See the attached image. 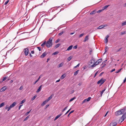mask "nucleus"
<instances>
[{
	"label": "nucleus",
	"instance_id": "obj_36",
	"mask_svg": "<svg viewBox=\"0 0 126 126\" xmlns=\"http://www.w3.org/2000/svg\"><path fill=\"white\" fill-rule=\"evenodd\" d=\"M91 98V97H88L86 99L87 100V101H89L90 100Z\"/></svg>",
	"mask_w": 126,
	"mask_h": 126
},
{
	"label": "nucleus",
	"instance_id": "obj_37",
	"mask_svg": "<svg viewBox=\"0 0 126 126\" xmlns=\"http://www.w3.org/2000/svg\"><path fill=\"white\" fill-rule=\"evenodd\" d=\"M68 107V106H67L66 107H65L62 110V112H63Z\"/></svg>",
	"mask_w": 126,
	"mask_h": 126
},
{
	"label": "nucleus",
	"instance_id": "obj_23",
	"mask_svg": "<svg viewBox=\"0 0 126 126\" xmlns=\"http://www.w3.org/2000/svg\"><path fill=\"white\" fill-rule=\"evenodd\" d=\"M79 71V70H78L75 71L74 73V75L75 76L77 75Z\"/></svg>",
	"mask_w": 126,
	"mask_h": 126
},
{
	"label": "nucleus",
	"instance_id": "obj_47",
	"mask_svg": "<svg viewBox=\"0 0 126 126\" xmlns=\"http://www.w3.org/2000/svg\"><path fill=\"white\" fill-rule=\"evenodd\" d=\"M103 11V9H102L101 10H99L98 11V13H100L101 12Z\"/></svg>",
	"mask_w": 126,
	"mask_h": 126
},
{
	"label": "nucleus",
	"instance_id": "obj_5",
	"mask_svg": "<svg viewBox=\"0 0 126 126\" xmlns=\"http://www.w3.org/2000/svg\"><path fill=\"white\" fill-rule=\"evenodd\" d=\"M95 59L94 58H92V59L90 60L89 61V65H92L93 63V64L94 63H95Z\"/></svg>",
	"mask_w": 126,
	"mask_h": 126
},
{
	"label": "nucleus",
	"instance_id": "obj_56",
	"mask_svg": "<svg viewBox=\"0 0 126 126\" xmlns=\"http://www.w3.org/2000/svg\"><path fill=\"white\" fill-rule=\"evenodd\" d=\"M37 48L39 50V51H40L41 50V48L40 47H37Z\"/></svg>",
	"mask_w": 126,
	"mask_h": 126
},
{
	"label": "nucleus",
	"instance_id": "obj_41",
	"mask_svg": "<svg viewBox=\"0 0 126 126\" xmlns=\"http://www.w3.org/2000/svg\"><path fill=\"white\" fill-rule=\"evenodd\" d=\"M80 64L79 63L78 64V65H77L76 66H74V68H76L77 67H78L79 65Z\"/></svg>",
	"mask_w": 126,
	"mask_h": 126
},
{
	"label": "nucleus",
	"instance_id": "obj_64",
	"mask_svg": "<svg viewBox=\"0 0 126 126\" xmlns=\"http://www.w3.org/2000/svg\"><path fill=\"white\" fill-rule=\"evenodd\" d=\"M102 25L103 26V28H104V27H105V26H107V25Z\"/></svg>",
	"mask_w": 126,
	"mask_h": 126
},
{
	"label": "nucleus",
	"instance_id": "obj_51",
	"mask_svg": "<svg viewBox=\"0 0 126 126\" xmlns=\"http://www.w3.org/2000/svg\"><path fill=\"white\" fill-rule=\"evenodd\" d=\"M60 40L59 39H58V40H56V41H55V42L56 43H58V42Z\"/></svg>",
	"mask_w": 126,
	"mask_h": 126
},
{
	"label": "nucleus",
	"instance_id": "obj_4",
	"mask_svg": "<svg viewBox=\"0 0 126 126\" xmlns=\"http://www.w3.org/2000/svg\"><path fill=\"white\" fill-rule=\"evenodd\" d=\"M106 80V79H103V78H101L100 80L97 82V84H98L100 83V85H101L105 82Z\"/></svg>",
	"mask_w": 126,
	"mask_h": 126
},
{
	"label": "nucleus",
	"instance_id": "obj_10",
	"mask_svg": "<svg viewBox=\"0 0 126 126\" xmlns=\"http://www.w3.org/2000/svg\"><path fill=\"white\" fill-rule=\"evenodd\" d=\"M7 88V87L6 86H5L3 87H2L0 90V91L1 92H3L4 91H5V90Z\"/></svg>",
	"mask_w": 126,
	"mask_h": 126
},
{
	"label": "nucleus",
	"instance_id": "obj_33",
	"mask_svg": "<svg viewBox=\"0 0 126 126\" xmlns=\"http://www.w3.org/2000/svg\"><path fill=\"white\" fill-rule=\"evenodd\" d=\"M60 44H57L55 46V47L56 48L58 47H59V46L60 45Z\"/></svg>",
	"mask_w": 126,
	"mask_h": 126
},
{
	"label": "nucleus",
	"instance_id": "obj_62",
	"mask_svg": "<svg viewBox=\"0 0 126 126\" xmlns=\"http://www.w3.org/2000/svg\"><path fill=\"white\" fill-rule=\"evenodd\" d=\"M49 105H47L46 106V108H47V107L49 106Z\"/></svg>",
	"mask_w": 126,
	"mask_h": 126
},
{
	"label": "nucleus",
	"instance_id": "obj_59",
	"mask_svg": "<svg viewBox=\"0 0 126 126\" xmlns=\"http://www.w3.org/2000/svg\"><path fill=\"white\" fill-rule=\"evenodd\" d=\"M126 33L125 32H121V34H124Z\"/></svg>",
	"mask_w": 126,
	"mask_h": 126
},
{
	"label": "nucleus",
	"instance_id": "obj_49",
	"mask_svg": "<svg viewBox=\"0 0 126 126\" xmlns=\"http://www.w3.org/2000/svg\"><path fill=\"white\" fill-rule=\"evenodd\" d=\"M77 45H76L74 47H73V48L75 49H76L77 48Z\"/></svg>",
	"mask_w": 126,
	"mask_h": 126
},
{
	"label": "nucleus",
	"instance_id": "obj_3",
	"mask_svg": "<svg viewBox=\"0 0 126 126\" xmlns=\"http://www.w3.org/2000/svg\"><path fill=\"white\" fill-rule=\"evenodd\" d=\"M102 61V59H101L98 60L91 65V67H95L96 65L101 63Z\"/></svg>",
	"mask_w": 126,
	"mask_h": 126
},
{
	"label": "nucleus",
	"instance_id": "obj_15",
	"mask_svg": "<svg viewBox=\"0 0 126 126\" xmlns=\"http://www.w3.org/2000/svg\"><path fill=\"white\" fill-rule=\"evenodd\" d=\"M89 36H86L85 37L83 41L84 42H86L89 39Z\"/></svg>",
	"mask_w": 126,
	"mask_h": 126
},
{
	"label": "nucleus",
	"instance_id": "obj_27",
	"mask_svg": "<svg viewBox=\"0 0 126 126\" xmlns=\"http://www.w3.org/2000/svg\"><path fill=\"white\" fill-rule=\"evenodd\" d=\"M103 28V26L102 25H101L99 26V27L97 28V29H101Z\"/></svg>",
	"mask_w": 126,
	"mask_h": 126
},
{
	"label": "nucleus",
	"instance_id": "obj_58",
	"mask_svg": "<svg viewBox=\"0 0 126 126\" xmlns=\"http://www.w3.org/2000/svg\"><path fill=\"white\" fill-rule=\"evenodd\" d=\"M103 73H104L103 72H101V73L99 75V76H101L102 75V74H103Z\"/></svg>",
	"mask_w": 126,
	"mask_h": 126
},
{
	"label": "nucleus",
	"instance_id": "obj_43",
	"mask_svg": "<svg viewBox=\"0 0 126 126\" xmlns=\"http://www.w3.org/2000/svg\"><path fill=\"white\" fill-rule=\"evenodd\" d=\"M121 69H120L118 70L117 71L115 72V73H119V72H120L121 71Z\"/></svg>",
	"mask_w": 126,
	"mask_h": 126
},
{
	"label": "nucleus",
	"instance_id": "obj_29",
	"mask_svg": "<svg viewBox=\"0 0 126 126\" xmlns=\"http://www.w3.org/2000/svg\"><path fill=\"white\" fill-rule=\"evenodd\" d=\"M4 104V102H3L0 104V108H1L2 106H3Z\"/></svg>",
	"mask_w": 126,
	"mask_h": 126
},
{
	"label": "nucleus",
	"instance_id": "obj_16",
	"mask_svg": "<svg viewBox=\"0 0 126 126\" xmlns=\"http://www.w3.org/2000/svg\"><path fill=\"white\" fill-rule=\"evenodd\" d=\"M53 96V94L51 95L47 100H46L48 102V101L50 100L52 98V97Z\"/></svg>",
	"mask_w": 126,
	"mask_h": 126
},
{
	"label": "nucleus",
	"instance_id": "obj_9",
	"mask_svg": "<svg viewBox=\"0 0 126 126\" xmlns=\"http://www.w3.org/2000/svg\"><path fill=\"white\" fill-rule=\"evenodd\" d=\"M117 123L115 122H111L108 126H116L117 125Z\"/></svg>",
	"mask_w": 126,
	"mask_h": 126
},
{
	"label": "nucleus",
	"instance_id": "obj_60",
	"mask_svg": "<svg viewBox=\"0 0 126 126\" xmlns=\"http://www.w3.org/2000/svg\"><path fill=\"white\" fill-rule=\"evenodd\" d=\"M38 81V80H36L33 83V84H36V83Z\"/></svg>",
	"mask_w": 126,
	"mask_h": 126
},
{
	"label": "nucleus",
	"instance_id": "obj_39",
	"mask_svg": "<svg viewBox=\"0 0 126 126\" xmlns=\"http://www.w3.org/2000/svg\"><path fill=\"white\" fill-rule=\"evenodd\" d=\"M36 97V95H35L34 96H33V97L32 98V100H33Z\"/></svg>",
	"mask_w": 126,
	"mask_h": 126
},
{
	"label": "nucleus",
	"instance_id": "obj_32",
	"mask_svg": "<svg viewBox=\"0 0 126 126\" xmlns=\"http://www.w3.org/2000/svg\"><path fill=\"white\" fill-rule=\"evenodd\" d=\"M65 76L64 74L61 77V79H63L65 77Z\"/></svg>",
	"mask_w": 126,
	"mask_h": 126
},
{
	"label": "nucleus",
	"instance_id": "obj_31",
	"mask_svg": "<svg viewBox=\"0 0 126 126\" xmlns=\"http://www.w3.org/2000/svg\"><path fill=\"white\" fill-rule=\"evenodd\" d=\"M75 99V97H74L72 98H71L69 101V102H71L73 101V100Z\"/></svg>",
	"mask_w": 126,
	"mask_h": 126
},
{
	"label": "nucleus",
	"instance_id": "obj_26",
	"mask_svg": "<svg viewBox=\"0 0 126 126\" xmlns=\"http://www.w3.org/2000/svg\"><path fill=\"white\" fill-rule=\"evenodd\" d=\"M9 108V107H8V106L7 105H6V106L5 108V109L6 110H7V111H9L10 110H8V109Z\"/></svg>",
	"mask_w": 126,
	"mask_h": 126
},
{
	"label": "nucleus",
	"instance_id": "obj_55",
	"mask_svg": "<svg viewBox=\"0 0 126 126\" xmlns=\"http://www.w3.org/2000/svg\"><path fill=\"white\" fill-rule=\"evenodd\" d=\"M23 105H21L19 106V107L18 110H20V108H21V106Z\"/></svg>",
	"mask_w": 126,
	"mask_h": 126
},
{
	"label": "nucleus",
	"instance_id": "obj_25",
	"mask_svg": "<svg viewBox=\"0 0 126 126\" xmlns=\"http://www.w3.org/2000/svg\"><path fill=\"white\" fill-rule=\"evenodd\" d=\"M46 45V41H44V43L41 45L42 47H44L45 45Z\"/></svg>",
	"mask_w": 126,
	"mask_h": 126
},
{
	"label": "nucleus",
	"instance_id": "obj_30",
	"mask_svg": "<svg viewBox=\"0 0 126 126\" xmlns=\"http://www.w3.org/2000/svg\"><path fill=\"white\" fill-rule=\"evenodd\" d=\"M95 13V10L93 11L92 12H91L90 13V14L91 15H92L94 14Z\"/></svg>",
	"mask_w": 126,
	"mask_h": 126
},
{
	"label": "nucleus",
	"instance_id": "obj_22",
	"mask_svg": "<svg viewBox=\"0 0 126 126\" xmlns=\"http://www.w3.org/2000/svg\"><path fill=\"white\" fill-rule=\"evenodd\" d=\"M106 90V88H105L104 90H103L101 92L100 94H101V96H102V94H103V93Z\"/></svg>",
	"mask_w": 126,
	"mask_h": 126
},
{
	"label": "nucleus",
	"instance_id": "obj_1",
	"mask_svg": "<svg viewBox=\"0 0 126 126\" xmlns=\"http://www.w3.org/2000/svg\"><path fill=\"white\" fill-rule=\"evenodd\" d=\"M53 40V38H50L46 42V46L47 47H50L52 46V41Z\"/></svg>",
	"mask_w": 126,
	"mask_h": 126
},
{
	"label": "nucleus",
	"instance_id": "obj_18",
	"mask_svg": "<svg viewBox=\"0 0 126 126\" xmlns=\"http://www.w3.org/2000/svg\"><path fill=\"white\" fill-rule=\"evenodd\" d=\"M47 102V101L46 100L45 101H44L42 104H41V105L42 106H44V105L46 104V103Z\"/></svg>",
	"mask_w": 126,
	"mask_h": 126
},
{
	"label": "nucleus",
	"instance_id": "obj_38",
	"mask_svg": "<svg viewBox=\"0 0 126 126\" xmlns=\"http://www.w3.org/2000/svg\"><path fill=\"white\" fill-rule=\"evenodd\" d=\"M71 109H69L68 111H67V112L64 114V115H65L67 114L69 112Z\"/></svg>",
	"mask_w": 126,
	"mask_h": 126
},
{
	"label": "nucleus",
	"instance_id": "obj_6",
	"mask_svg": "<svg viewBox=\"0 0 126 126\" xmlns=\"http://www.w3.org/2000/svg\"><path fill=\"white\" fill-rule=\"evenodd\" d=\"M126 113L123 114L122 116L119 120V122H120L121 120H122V121H121V122H122L124 120L125 117H126Z\"/></svg>",
	"mask_w": 126,
	"mask_h": 126
},
{
	"label": "nucleus",
	"instance_id": "obj_14",
	"mask_svg": "<svg viewBox=\"0 0 126 126\" xmlns=\"http://www.w3.org/2000/svg\"><path fill=\"white\" fill-rule=\"evenodd\" d=\"M46 55V52H44L42 54L41 56V58H44Z\"/></svg>",
	"mask_w": 126,
	"mask_h": 126
},
{
	"label": "nucleus",
	"instance_id": "obj_45",
	"mask_svg": "<svg viewBox=\"0 0 126 126\" xmlns=\"http://www.w3.org/2000/svg\"><path fill=\"white\" fill-rule=\"evenodd\" d=\"M108 47L107 46V47H105V52H106V51H107L106 49H108Z\"/></svg>",
	"mask_w": 126,
	"mask_h": 126
},
{
	"label": "nucleus",
	"instance_id": "obj_12",
	"mask_svg": "<svg viewBox=\"0 0 126 126\" xmlns=\"http://www.w3.org/2000/svg\"><path fill=\"white\" fill-rule=\"evenodd\" d=\"M62 115V113H61L60 114L57 115L55 118L54 119V120L55 121L59 118Z\"/></svg>",
	"mask_w": 126,
	"mask_h": 126
},
{
	"label": "nucleus",
	"instance_id": "obj_50",
	"mask_svg": "<svg viewBox=\"0 0 126 126\" xmlns=\"http://www.w3.org/2000/svg\"><path fill=\"white\" fill-rule=\"evenodd\" d=\"M98 71H97V72H96V73H95V74L94 75V78H95L96 77V75L98 73Z\"/></svg>",
	"mask_w": 126,
	"mask_h": 126
},
{
	"label": "nucleus",
	"instance_id": "obj_52",
	"mask_svg": "<svg viewBox=\"0 0 126 126\" xmlns=\"http://www.w3.org/2000/svg\"><path fill=\"white\" fill-rule=\"evenodd\" d=\"M23 86H21L20 88L19 89L20 90H21L23 89Z\"/></svg>",
	"mask_w": 126,
	"mask_h": 126
},
{
	"label": "nucleus",
	"instance_id": "obj_11",
	"mask_svg": "<svg viewBox=\"0 0 126 126\" xmlns=\"http://www.w3.org/2000/svg\"><path fill=\"white\" fill-rule=\"evenodd\" d=\"M109 36L107 35L106 37L105 38V43H107L108 42V38H109Z\"/></svg>",
	"mask_w": 126,
	"mask_h": 126
},
{
	"label": "nucleus",
	"instance_id": "obj_44",
	"mask_svg": "<svg viewBox=\"0 0 126 126\" xmlns=\"http://www.w3.org/2000/svg\"><path fill=\"white\" fill-rule=\"evenodd\" d=\"M84 34L83 33L79 35V37H82L84 35Z\"/></svg>",
	"mask_w": 126,
	"mask_h": 126
},
{
	"label": "nucleus",
	"instance_id": "obj_34",
	"mask_svg": "<svg viewBox=\"0 0 126 126\" xmlns=\"http://www.w3.org/2000/svg\"><path fill=\"white\" fill-rule=\"evenodd\" d=\"M122 26H123L124 25H126V21H125V22H123L122 24Z\"/></svg>",
	"mask_w": 126,
	"mask_h": 126
},
{
	"label": "nucleus",
	"instance_id": "obj_35",
	"mask_svg": "<svg viewBox=\"0 0 126 126\" xmlns=\"http://www.w3.org/2000/svg\"><path fill=\"white\" fill-rule=\"evenodd\" d=\"M72 57L71 56H70L67 59L68 60V61H69L71 60L72 59Z\"/></svg>",
	"mask_w": 126,
	"mask_h": 126
},
{
	"label": "nucleus",
	"instance_id": "obj_13",
	"mask_svg": "<svg viewBox=\"0 0 126 126\" xmlns=\"http://www.w3.org/2000/svg\"><path fill=\"white\" fill-rule=\"evenodd\" d=\"M42 86V85H40L38 88L36 92L37 93H38L39 91H40L41 89V87Z\"/></svg>",
	"mask_w": 126,
	"mask_h": 126
},
{
	"label": "nucleus",
	"instance_id": "obj_28",
	"mask_svg": "<svg viewBox=\"0 0 126 126\" xmlns=\"http://www.w3.org/2000/svg\"><path fill=\"white\" fill-rule=\"evenodd\" d=\"M26 100L25 99H24L23 100H22L20 103V104H22L23 103H24L25 101Z\"/></svg>",
	"mask_w": 126,
	"mask_h": 126
},
{
	"label": "nucleus",
	"instance_id": "obj_42",
	"mask_svg": "<svg viewBox=\"0 0 126 126\" xmlns=\"http://www.w3.org/2000/svg\"><path fill=\"white\" fill-rule=\"evenodd\" d=\"M87 101V100L86 99H85L83 101L82 103H83L85 102H86Z\"/></svg>",
	"mask_w": 126,
	"mask_h": 126
},
{
	"label": "nucleus",
	"instance_id": "obj_19",
	"mask_svg": "<svg viewBox=\"0 0 126 126\" xmlns=\"http://www.w3.org/2000/svg\"><path fill=\"white\" fill-rule=\"evenodd\" d=\"M63 64V63H62L58 65V67L59 68L61 67L62 66Z\"/></svg>",
	"mask_w": 126,
	"mask_h": 126
},
{
	"label": "nucleus",
	"instance_id": "obj_8",
	"mask_svg": "<svg viewBox=\"0 0 126 126\" xmlns=\"http://www.w3.org/2000/svg\"><path fill=\"white\" fill-rule=\"evenodd\" d=\"M16 104V103L15 102L11 104V105L9 106V108L8 109V110H10L13 107L15 106Z\"/></svg>",
	"mask_w": 126,
	"mask_h": 126
},
{
	"label": "nucleus",
	"instance_id": "obj_57",
	"mask_svg": "<svg viewBox=\"0 0 126 126\" xmlns=\"http://www.w3.org/2000/svg\"><path fill=\"white\" fill-rule=\"evenodd\" d=\"M30 111H29L28 112H27V113H26V114H25L26 115H28V114L30 112Z\"/></svg>",
	"mask_w": 126,
	"mask_h": 126
},
{
	"label": "nucleus",
	"instance_id": "obj_17",
	"mask_svg": "<svg viewBox=\"0 0 126 126\" xmlns=\"http://www.w3.org/2000/svg\"><path fill=\"white\" fill-rule=\"evenodd\" d=\"M73 47V46L71 45L70 46H69L67 49L66 50H71Z\"/></svg>",
	"mask_w": 126,
	"mask_h": 126
},
{
	"label": "nucleus",
	"instance_id": "obj_40",
	"mask_svg": "<svg viewBox=\"0 0 126 126\" xmlns=\"http://www.w3.org/2000/svg\"><path fill=\"white\" fill-rule=\"evenodd\" d=\"M6 77H4L3 78V80H2V81H0V83L1 82H2L3 81H4L6 79Z\"/></svg>",
	"mask_w": 126,
	"mask_h": 126
},
{
	"label": "nucleus",
	"instance_id": "obj_63",
	"mask_svg": "<svg viewBox=\"0 0 126 126\" xmlns=\"http://www.w3.org/2000/svg\"><path fill=\"white\" fill-rule=\"evenodd\" d=\"M31 53L32 54H33L34 53V51H32L31 52Z\"/></svg>",
	"mask_w": 126,
	"mask_h": 126
},
{
	"label": "nucleus",
	"instance_id": "obj_46",
	"mask_svg": "<svg viewBox=\"0 0 126 126\" xmlns=\"http://www.w3.org/2000/svg\"><path fill=\"white\" fill-rule=\"evenodd\" d=\"M9 1V0H8L6 1L4 3V4L5 5H6Z\"/></svg>",
	"mask_w": 126,
	"mask_h": 126
},
{
	"label": "nucleus",
	"instance_id": "obj_53",
	"mask_svg": "<svg viewBox=\"0 0 126 126\" xmlns=\"http://www.w3.org/2000/svg\"><path fill=\"white\" fill-rule=\"evenodd\" d=\"M107 60H106L105 61H103V62L102 64H105V63L106 62V61H107Z\"/></svg>",
	"mask_w": 126,
	"mask_h": 126
},
{
	"label": "nucleus",
	"instance_id": "obj_21",
	"mask_svg": "<svg viewBox=\"0 0 126 126\" xmlns=\"http://www.w3.org/2000/svg\"><path fill=\"white\" fill-rule=\"evenodd\" d=\"M109 6V5H106L103 7L102 8L103 10H104L106 9Z\"/></svg>",
	"mask_w": 126,
	"mask_h": 126
},
{
	"label": "nucleus",
	"instance_id": "obj_20",
	"mask_svg": "<svg viewBox=\"0 0 126 126\" xmlns=\"http://www.w3.org/2000/svg\"><path fill=\"white\" fill-rule=\"evenodd\" d=\"M64 31H62L59 33L58 35L59 36H61L62 34H63V33H64Z\"/></svg>",
	"mask_w": 126,
	"mask_h": 126
},
{
	"label": "nucleus",
	"instance_id": "obj_61",
	"mask_svg": "<svg viewBox=\"0 0 126 126\" xmlns=\"http://www.w3.org/2000/svg\"><path fill=\"white\" fill-rule=\"evenodd\" d=\"M74 110H72L70 112V113L71 114V113H73V112H74Z\"/></svg>",
	"mask_w": 126,
	"mask_h": 126
},
{
	"label": "nucleus",
	"instance_id": "obj_7",
	"mask_svg": "<svg viewBox=\"0 0 126 126\" xmlns=\"http://www.w3.org/2000/svg\"><path fill=\"white\" fill-rule=\"evenodd\" d=\"M24 53L25 56H26L28 55L29 52V49L27 48H24Z\"/></svg>",
	"mask_w": 126,
	"mask_h": 126
},
{
	"label": "nucleus",
	"instance_id": "obj_2",
	"mask_svg": "<svg viewBox=\"0 0 126 126\" xmlns=\"http://www.w3.org/2000/svg\"><path fill=\"white\" fill-rule=\"evenodd\" d=\"M126 110L123 109L119 110L116 111L115 113V115L118 116L123 114L125 112Z\"/></svg>",
	"mask_w": 126,
	"mask_h": 126
},
{
	"label": "nucleus",
	"instance_id": "obj_48",
	"mask_svg": "<svg viewBox=\"0 0 126 126\" xmlns=\"http://www.w3.org/2000/svg\"><path fill=\"white\" fill-rule=\"evenodd\" d=\"M29 118V116H27L26 117L25 119H24V121H26L28 119V118Z\"/></svg>",
	"mask_w": 126,
	"mask_h": 126
},
{
	"label": "nucleus",
	"instance_id": "obj_24",
	"mask_svg": "<svg viewBox=\"0 0 126 126\" xmlns=\"http://www.w3.org/2000/svg\"><path fill=\"white\" fill-rule=\"evenodd\" d=\"M59 52L58 51L56 52H55L53 53L52 55H55L57 54H58L59 53Z\"/></svg>",
	"mask_w": 126,
	"mask_h": 126
},
{
	"label": "nucleus",
	"instance_id": "obj_54",
	"mask_svg": "<svg viewBox=\"0 0 126 126\" xmlns=\"http://www.w3.org/2000/svg\"><path fill=\"white\" fill-rule=\"evenodd\" d=\"M115 69H114L112 70L111 71H110L111 72H113V71H115Z\"/></svg>",
	"mask_w": 126,
	"mask_h": 126
}]
</instances>
